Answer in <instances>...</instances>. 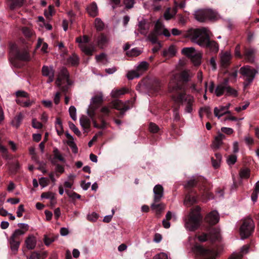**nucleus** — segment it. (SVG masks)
<instances>
[{
    "mask_svg": "<svg viewBox=\"0 0 259 259\" xmlns=\"http://www.w3.org/2000/svg\"><path fill=\"white\" fill-rule=\"evenodd\" d=\"M187 190L184 200V204L187 207H190L198 201L200 195L210 199L212 193L209 192V187L207 181L203 177H198L190 179L185 185Z\"/></svg>",
    "mask_w": 259,
    "mask_h": 259,
    "instance_id": "f257e3e1",
    "label": "nucleus"
},
{
    "mask_svg": "<svg viewBox=\"0 0 259 259\" xmlns=\"http://www.w3.org/2000/svg\"><path fill=\"white\" fill-rule=\"evenodd\" d=\"M186 38L197 43L205 49L206 54H217L219 51V46L217 41L210 39L206 28L201 29L191 28L185 34Z\"/></svg>",
    "mask_w": 259,
    "mask_h": 259,
    "instance_id": "f03ea898",
    "label": "nucleus"
},
{
    "mask_svg": "<svg viewBox=\"0 0 259 259\" xmlns=\"http://www.w3.org/2000/svg\"><path fill=\"white\" fill-rule=\"evenodd\" d=\"M220 220L219 214L217 211H212L206 214L205 221L210 226L207 227V233H202L198 236L199 241L205 242L209 240L214 242L220 240V235L218 230L211 227V226L217 224Z\"/></svg>",
    "mask_w": 259,
    "mask_h": 259,
    "instance_id": "7ed1b4c3",
    "label": "nucleus"
},
{
    "mask_svg": "<svg viewBox=\"0 0 259 259\" xmlns=\"http://www.w3.org/2000/svg\"><path fill=\"white\" fill-rule=\"evenodd\" d=\"M175 89L177 93L171 94V99L177 104L182 105L185 103V111L187 113H191L193 110L192 106L194 102V98L190 95H186V90H184L183 85H176Z\"/></svg>",
    "mask_w": 259,
    "mask_h": 259,
    "instance_id": "20e7f679",
    "label": "nucleus"
},
{
    "mask_svg": "<svg viewBox=\"0 0 259 259\" xmlns=\"http://www.w3.org/2000/svg\"><path fill=\"white\" fill-rule=\"evenodd\" d=\"M10 62L13 66L20 68L22 67V64L19 60L28 61L29 59V55L27 51L25 50L21 51L16 44H11L10 46Z\"/></svg>",
    "mask_w": 259,
    "mask_h": 259,
    "instance_id": "39448f33",
    "label": "nucleus"
},
{
    "mask_svg": "<svg viewBox=\"0 0 259 259\" xmlns=\"http://www.w3.org/2000/svg\"><path fill=\"white\" fill-rule=\"evenodd\" d=\"M200 211L201 208L198 206L191 209L189 214L185 219V227L187 229L194 231L200 226L202 220Z\"/></svg>",
    "mask_w": 259,
    "mask_h": 259,
    "instance_id": "423d86ee",
    "label": "nucleus"
},
{
    "mask_svg": "<svg viewBox=\"0 0 259 259\" xmlns=\"http://www.w3.org/2000/svg\"><path fill=\"white\" fill-rule=\"evenodd\" d=\"M90 38L87 35H83L82 37L81 36H78L75 38V41L78 42L81 51L88 56H93L97 51V46L93 42L90 43Z\"/></svg>",
    "mask_w": 259,
    "mask_h": 259,
    "instance_id": "0eeeda50",
    "label": "nucleus"
},
{
    "mask_svg": "<svg viewBox=\"0 0 259 259\" xmlns=\"http://www.w3.org/2000/svg\"><path fill=\"white\" fill-rule=\"evenodd\" d=\"M221 248L214 246L211 248H208L202 245H195L194 251L195 253L199 255L203 259H216L221 252Z\"/></svg>",
    "mask_w": 259,
    "mask_h": 259,
    "instance_id": "6e6552de",
    "label": "nucleus"
},
{
    "mask_svg": "<svg viewBox=\"0 0 259 259\" xmlns=\"http://www.w3.org/2000/svg\"><path fill=\"white\" fill-rule=\"evenodd\" d=\"M254 231V224L253 220L248 215L243 220V223L241 225L239 232L241 239L244 240L248 238L252 235Z\"/></svg>",
    "mask_w": 259,
    "mask_h": 259,
    "instance_id": "1a4fd4ad",
    "label": "nucleus"
},
{
    "mask_svg": "<svg viewBox=\"0 0 259 259\" xmlns=\"http://www.w3.org/2000/svg\"><path fill=\"white\" fill-rule=\"evenodd\" d=\"M239 72L244 77V82L243 84L244 88L248 87L253 81L255 74L257 73V71L255 69L249 66L241 67Z\"/></svg>",
    "mask_w": 259,
    "mask_h": 259,
    "instance_id": "9d476101",
    "label": "nucleus"
},
{
    "mask_svg": "<svg viewBox=\"0 0 259 259\" xmlns=\"http://www.w3.org/2000/svg\"><path fill=\"white\" fill-rule=\"evenodd\" d=\"M103 102L102 96L96 95L91 100L90 107L87 111V114L91 119H93L96 115V111L99 108Z\"/></svg>",
    "mask_w": 259,
    "mask_h": 259,
    "instance_id": "9b49d317",
    "label": "nucleus"
},
{
    "mask_svg": "<svg viewBox=\"0 0 259 259\" xmlns=\"http://www.w3.org/2000/svg\"><path fill=\"white\" fill-rule=\"evenodd\" d=\"M133 105V103L128 100L127 102L123 103L121 100H115L112 102V106L114 109L119 110L117 116L119 117H122L124 114L125 111L129 109Z\"/></svg>",
    "mask_w": 259,
    "mask_h": 259,
    "instance_id": "f8f14e48",
    "label": "nucleus"
},
{
    "mask_svg": "<svg viewBox=\"0 0 259 259\" xmlns=\"http://www.w3.org/2000/svg\"><path fill=\"white\" fill-rule=\"evenodd\" d=\"M217 16L216 13L211 10H204L195 13V19L201 22H205L206 19H213Z\"/></svg>",
    "mask_w": 259,
    "mask_h": 259,
    "instance_id": "ddd939ff",
    "label": "nucleus"
},
{
    "mask_svg": "<svg viewBox=\"0 0 259 259\" xmlns=\"http://www.w3.org/2000/svg\"><path fill=\"white\" fill-rule=\"evenodd\" d=\"M191 75L189 70H185L182 71L180 74V80L182 81L181 83L180 82H177L172 87L170 90V92L173 93H177V91L175 89L176 85L179 84L184 87V90H185V85L187 82H188L191 77Z\"/></svg>",
    "mask_w": 259,
    "mask_h": 259,
    "instance_id": "4468645a",
    "label": "nucleus"
},
{
    "mask_svg": "<svg viewBox=\"0 0 259 259\" xmlns=\"http://www.w3.org/2000/svg\"><path fill=\"white\" fill-rule=\"evenodd\" d=\"M146 87L150 93H157L160 90L161 85L159 79L155 78L149 80L146 84Z\"/></svg>",
    "mask_w": 259,
    "mask_h": 259,
    "instance_id": "2eb2a0df",
    "label": "nucleus"
},
{
    "mask_svg": "<svg viewBox=\"0 0 259 259\" xmlns=\"http://www.w3.org/2000/svg\"><path fill=\"white\" fill-rule=\"evenodd\" d=\"M256 50L252 47H244L243 52V56L247 61L250 63L254 62V58Z\"/></svg>",
    "mask_w": 259,
    "mask_h": 259,
    "instance_id": "dca6fc26",
    "label": "nucleus"
},
{
    "mask_svg": "<svg viewBox=\"0 0 259 259\" xmlns=\"http://www.w3.org/2000/svg\"><path fill=\"white\" fill-rule=\"evenodd\" d=\"M9 243L11 251L13 254H16L20 246V241L19 236L18 235H15L14 232L10 238Z\"/></svg>",
    "mask_w": 259,
    "mask_h": 259,
    "instance_id": "f3484780",
    "label": "nucleus"
},
{
    "mask_svg": "<svg viewBox=\"0 0 259 259\" xmlns=\"http://www.w3.org/2000/svg\"><path fill=\"white\" fill-rule=\"evenodd\" d=\"M154 199L155 202H160L164 196V189L163 186L160 184L156 185L153 189Z\"/></svg>",
    "mask_w": 259,
    "mask_h": 259,
    "instance_id": "a211bd4d",
    "label": "nucleus"
},
{
    "mask_svg": "<svg viewBox=\"0 0 259 259\" xmlns=\"http://www.w3.org/2000/svg\"><path fill=\"white\" fill-rule=\"evenodd\" d=\"M69 77L70 75L68 70L66 68L61 69L56 81L57 85L60 87L62 84V81L64 80L68 81L69 80Z\"/></svg>",
    "mask_w": 259,
    "mask_h": 259,
    "instance_id": "6ab92c4d",
    "label": "nucleus"
},
{
    "mask_svg": "<svg viewBox=\"0 0 259 259\" xmlns=\"http://www.w3.org/2000/svg\"><path fill=\"white\" fill-rule=\"evenodd\" d=\"M231 56L226 52L222 54L220 59V65L222 69H227L230 64Z\"/></svg>",
    "mask_w": 259,
    "mask_h": 259,
    "instance_id": "aec40b11",
    "label": "nucleus"
},
{
    "mask_svg": "<svg viewBox=\"0 0 259 259\" xmlns=\"http://www.w3.org/2000/svg\"><path fill=\"white\" fill-rule=\"evenodd\" d=\"M151 208L155 211L156 215L159 218L161 213L164 209L165 206L163 203L153 201V202L151 205Z\"/></svg>",
    "mask_w": 259,
    "mask_h": 259,
    "instance_id": "412c9836",
    "label": "nucleus"
},
{
    "mask_svg": "<svg viewBox=\"0 0 259 259\" xmlns=\"http://www.w3.org/2000/svg\"><path fill=\"white\" fill-rule=\"evenodd\" d=\"M25 244L28 249H33L36 244V239L33 235H29L25 241Z\"/></svg>",
    "mask_w": 259,
    "mask_h": 259,
    "instance_id": "4be33fe9",
    "label": "nucleus"
},
{
    "mask_svg": "<svg viewBox=\"0 0 259 259\" xmlns=\"http://www.w3.org/2000/svg\"><path fill=\"white\" fill-rule=\"evenodd\" d=\"M108 40V39L106 35L103 33H101L97 38L96 45L101 49H102V48L107 46Z\"/></svg>",
    "mask_w": 259,
    "mask_h": 259,
    "instance_id": "5701e85b",
    "label": "nucleus"
},
{
    "mask_svg": "<svg viewBox=\"0 0 259 259\" xmlns=\"http://www.w3.org/2000/svg\"><path fill=\"white\" fill-rule=\"evenodd\" d=\"M19 229L16 230L15 235H18V236L25 234L29 229V226L26 224L19 223L18 225Z\"/></svg>",
    "mask_w": 259,
    "mask_h": 259,
    "instance_id": "b1692460",
    "label": "nucleus"
},
{
    "mask_svg": "<svg viewBox=\"0 0 259 259\" xmlns=\"http://www.w3.org/2000/svg\"><path fill=\"white\" fill-rule=\"evenodd\" d=\"M80 124L84 130H90L91 127V120L85 115L80 117Z\"/></svg>",
    "mask_w": 259,
    "mask_h": 259,
    "instance_id": "393cba45",
    "label": "nucleus"
},
{
    "mask_svg": "<svg viewBox=\"0 0 259 259\" xmlns=\"http://www.w3.org/2000/svg\"><path fill=\"white\" fill-rule=\"evenodd\" d=\"M138 30L140 33L143 35H146L149 30V26L147 25L146 21L145 19L138 23Z\"/></svg>",
    "mask_w": 259,
    "mask_h": 259,
    "instance_id": "a878e982",
    "label": "nucleus"
},
{
    "mask_svg": "<svg viewBox=\"0 0 259 259\" xmlns=\"http://www.w3.org/2000/svg\"><path fill=\"white\" fill-rule=\"evenodd\" d=\"M97 117L101 121V124L97 123V121L94 119L95 117H94L93 119H92L94 126L98 128H105L107 126V122L104 120L103 116L102 115H98Z\"/></svg>",
    "mask_w": 259,
    "mask_h": 259,
    "instance_id": "bb28decb",
    "label": "nucleus"
},
{
    "mask_svg": "<svg viewBox=\"0 0 259 259\" xmlns=\"http://www.w3.org/2000/svg\"><path fill=\"white\" fill-rule=\"evenodd\" d=\"M230 113L231 111L229 110L227 111L225 106H221L219 109L217 107H215L214 109V114L215 116L218 117V118L221 117L224 114Z\"/></svg>",
    "mask_w": 259,
    "mask_h": 259,
    "instance_id": "cd10ccee",
    "label": "nucleus"
},
{
    "mask_svg": "<svg viewBox=\"0 0 259 259\" xmlns=\"http://www.w3.org/2000/svg\"><path fill=\"white\" fill-rule=\"evenodd\" d=\"M225 136L222 133H218L215 138V141L213 143V147L215 150L218 149L222 144V140L225 138Z\"/></svg>",
    "mask_w": 259,
    "mask_h": 259,
    "instance_id": "c85d7f7f",
    "label": "nucleus"
},
{
    "mask_svg": "<svg viewBox=\"0 0 259 259\" xmlns=\"http://www.w3.org/2000/svg\"><path fill=\"white\" fill-rule=\"evenodd\" d=\"M215 157H211V164L213 167L215 168H219L220 166V162L222 160V156L221 154L215 152Z\"/></svg>",
    "mask_w": 259,
    "mask_h": 259,
    "instance_id": "c756f323",
    "label": "nucleus"
},
{
    "mask_svg": "<svg viewBox=\"0 0 259 259\" xmlns=\"http://www.w3.org/2000/svg\"><path fill=\"white\" fill-rule=\"evenodd\" d=\"M26 0H9L10 7L11 10L23 6Z\"/></svg>",
    "mask_w": 259,
    "mask_h": 259,
    "instance_id": "7c9ffc66",
    "label": "nucleus"
},
{
    "mask_svg": "<svg viewBox=\"0 0 259 259\" xmlns=\"http://www.w3.org/2000/svg\"><path fill=\"white\" fill-rule=\"evenodd\" d=\"M80 59L79 57L76 55L75 53H73L71 56H70L67 59V62L70 63L72 66H78L79 64Z\"/></svg>",
    "mask_w": 259,
    "mask_h": 259,
    "instance_id": "2f4dec72",
    "label": "nucleus"
},
{
    "mask_svg": "<svg viewBox=\"0 0 259 259\" xmlns=\"http://www.w3.org/2000/svg\"><path fill=\"white\" fill-rule=\"evenodd\" d=\"M149 131L153 134L160 135V130L158 125L153 122H150L149 123Z\"/></svg>",
    "mask_w": 259,
    "mask_h": 259,
    "instance_id": "473e14b6",
    "label": "nucleus"
},
{
    "mask_svg": "<svg viewBox=\"0 0 259 259\" xmlns=\"http://www.w3.org/2000/svg\"><path fill=\"white\" fill-rule=\"evenodd\" d=\"M191 62L197 66L201 63L202 56L200 54L195 52L190 58Z\"/></svg>",
    "mask_w": 259,
    "mask_h": 259,
    "instance_id": "72a5a7b5",
    "label": "nucleus"
},
{
    "mask_svg": "<svg viewBox=\"0 0 259 259\" xmlns=\"http://www.w3.org/2000/svg\"><path fill=\"white\" fill-rule=\"evenodd\" d=\"M195 52V50L193 47H185L182 50V54L190 59Z\"/></svg>",
    "mask_w": 259,
    "mask_h": 259,
    "instance_id": "f704fd0d",
    "label": "nucleus"
},
{
    "mask_svg": "<svg viewBox=\"0 0 259 259\" xmlns=\"http://www.w3.org/2000/svg\"><path fill=\"white\" fill-rule=\"evenodd\" d=\"M176 49L175 47L171 46L169 47L167 50H164L162 52V56L163 57H173L175 56Z\"/></svg>",
    "mask_w": 259,
    "mask_h": 259,
    "instance_id": "c9c22d12",
    "label": "nucleus"
},
{
    "mask_svg": "<svg viewBox=\"0 0 259 259\" xmlns=\"http://www.w3.org/2000/svg\"><path fill=\"white\" fill-rule=\"evenodd\" d=\"M56 130L59 135H61L64 133L62 121L59 117L56 118Z\"/></svg>",
    "mask_w": 259,
    "mask_h": 259,
    "instance_id": "e433bc0d",
    "label": "nucleus"
},
{
    "mask_svg": "<svg viewBox=\"0 0 259 259\" xmlns=\"http://www.w3.org/2000/svg\"><path fill=\"white\" fill-rule=\"evenodd\" d=\"M88 12L92 17H95L97 15V6L96 3H92L88 8Z\"/></svg>",
    "mask_w": 259,
    "mask_h": 259,
    "instance_id": "4c0bfd02",
    "label": "nucleus"
},
{
    "mask_svg": "<svg viewBox=\"0 0 259 259\" xmlns=\"http://www.w3.org/2000/svg\"><path fill=\"white\" fill-rule=\"evenodd\" d=\"M54 157L53 159L56 160H59L60 161L64 162L65 161L64 157L59 152V150L57 148H54L53 150Z\"/></svg>",
    "mask_w": 259,
    "mask_h": 259,
    "instance_id": "58836bf2",
    "label": "nucleus"
},
{
    "mask_svg": "<svg viewBox=\"0 0 259 259\" xmlns=\"http://www.w3.org/2000/svg\"><path fill=\"white\" fill-rule=\"evenodd\" d=\"M149 67V64L146 62H142L139 64L137 67L138 72H140L142 74L143 71L147 70Z\"/></svg>",
    "mask_w": 259,
    "mask_h": 259,
    "instance_id": "ea45409f",
    "label": "nucleus"
},
{
    "mask_svg": "<svg viewBox=\"0 0 259 259\" xmlns=\"http://www.w3.org/2000/svg\"><path fill=\"white\" fill-rule=\"evenodd\" d=\"M158 35L154 31L151 32L148 36V39L153 44L158 42Z\"/></svg>",
    "mask_w": 259,
    "mask_h": 259,
    "instance_id": "a19ab883",
    "label": "nucleus"
},
{
    "mask_svg": "<svg viewBox=\"0 0 259 259\" xmlns=\"http://www.w3.org/2000/svg\"><path fill=\"white\" fill-rule=\"evenodd\" d=\"M127 92V91L124 89V88H122L120 90H113L111 92V96L113 98H117L119 96H121V95H123Z\"/></svg>",
    "mask_w": 259,
    "mask_h": 259,
    "instance_id": "79ce46f5",
    "label": "nucleus"
},
{
    "mask_svg": "<svg viewBox=\"0 0 259 259\" xmlns=\"http://www.w3.org/2000/svg\"><path fill=\"white\" fill-rule=\"evenodd\" d=\"M226 90V85L219 84L215 89V94L217 97H221Z\"/></svg>",
    "mask_w": 259,
    "mask_h": 259,
    "instance_id": "37998d69",
    "label": "nucleus"
},
{
    "mask_svg": "<svg viewBox=\"0 0 259 259\" xmlns=\"http://www.w3.org/2000/svg\"><path fill=\"white\" fill-rule=\"evenodd\" d=\"M51 162L53 165L56 166L55 170L56 172L60 174H63L64 172V167L63 166L57 164L56 160H55L54 159H51Z\"/></svg>",
    "mask_w": 259,
    "mask_h": 259,
    "instance_id": "c03bdc74",
    "label": "nucleus"
},
{
    "mask_svg": "<svg viewBox=\"0 0 259 259\" xmlns=\"http://www.w3.org/2000/svg\"><path fill=\"white\" fill-rule=\"evenodd\" d=\"M24 116L22 113H19L15 117L13 122H15V126L18 128L19 127L23 121Z\"/></svg>",
    "mask_w": 259,
    "mask_h": 259,
    "instance_id": "a18cd8bd",
    "label": "nucleus"
},
{
    "mask_svg": "<svg viewBox=\"0 0 259 259\" xmlns=\"http://www.w3.org/2000/svg\"><path fill=\"white\" fill-rule=\"evenodd\" d=\"M95 24L96 29L98 31H101L104 28V24L100 18H96Z\"/></svg>",
    "mask_w": 259,
    "mask_h": 259,
    "instance_id": "49530a36",
    "label": "nucleus"
},
{
    "mask_svg": "<svg viewBox=\"0 0 259 259\" xmlns=\"http://www.w3.org/2000/svg\"><path fill=\"white\" fill-rule=\"evenodd\" d=\"M225 91H226L227 95L228 96H233L234 97H237L238 96V93L237 91L233 89V88L230 86H227V85H226Z\"/></svg>",
    "mask_w": 259,
    "mask_h": 259,
    "instance_id": "de8ad7c7",
    "label": "nucleus"
},
{
    "mask_svg": "<svg viewBox=\"0 0 259 259\" xmlns=\"http://www.w3.org/2000/svg\"><path fill=\"white\" fill-rule=\"evenodd\" d=\"M41 71L42 75L45 76H49L52 72L55 73L54 69H50L49 67L46 66L42 67Z\"/></svg>",
    "mask_w": 259,
    "mask_h": 259,
    "instance_id": "09e8293b",
    "label": "nucleus"
},
{
    "mask_svg": "<svg viewBox=\"0 0 259 259\" xmlns=\"http://www.w3.org/2000/svg\"><path fill=\"white\" fill-rule=\"evenodd\" d=\"M140 76V73L137 70L130 71L127 74V77L128 80H132L135 77H138Z\"/></svg>",
    "mask_w": 259,
    "mask_h": 259,
    "instance_id": "8fccbe9b",
    "label": "nucleus"
},
{
    "mask_svg": "<svg viewBox=\"0 0 259 259\" xmlns=\"http://www.w3.org/2000/svg\"><path fill=\"white\" fill-rule=\"evenodd\" d=\"M65 192L72 200L80 199V195L77 194V193L74 191L70 192L69 190H65Z\"/></svg>",
    "mask_w": 259,
    "mask_h": 259,
    "instance_id": "3c124183",
    "label": "nucleus"
},
{
    "mask_svg": "<svg viewBox=\"0 0 259 259\" xmlns=\"http://www.w3.org/2000/svg\"><path fill=\"white\" fill-rule=\"evenodd\" d=\"M41 197L42 199H49L51 201L55 200L54 194L52 192H43L41 195Z\"/></svg>",
    "mask_w": 259,
    "mask_h": 259,
    "instance_id": "603ef678",
    "label": "nucleus"
},
{
    "mask_svg": "<svg viewBox=\"0 0 259 259\" xmlns=\"http://www.w3.org/2000/svg\"><path fill=\"white\" fill-rule=\"evenodd\" d=\"M68 124L71 130L75 134L77 135L78 137H80L81 133L76 125L71 121H69Z\"/></svg>",
    "mask_w": 259,
    "mask_h": 259,
    "instance_id": "864d4df0",
    "label": "nucleus"
},
{
    "mask_svg": "<svg viewBox=\"0 0 259 259\" xmlns=\"http://www.w3.org/2000/svg\"><path fill=\"white\" fill-rule=\"evenodd\" d=\"M22 33L27 38H30L33 35V32L31 30L26 27L22 28Z\"/></svg>",
    "mask_w": 259,
    "mask_h": 259,
    "instance_id": "5fc2aeb1",
    "label": "nucleus"
},
{
    "mask_svg": "<svg viewBox=\"0 0 259 259\" xmlns=\"http://www.w3.org/2000/svg\"><path fill=\"white\" fill-rule=\"evenodd\" d=\"M126 54L128 56L137 57L140 55L141 52L137 48H135L131 51H127Z\"/></svg>",
    "mask_w": 259,
    "mask_h": 259,
    "instance_id": "6e6d98bb",
    "label": "nucleus"
},
{
    "mask_svg": "<svg viewBox=\"0 0 259 259\" xmlns=\"http://www.w3.org/2000/svg\"><path fill=\"white\" fill-rule=\"evenodd\" d=\"M175 16L172 15V13L171 12V9H167L164 13V18L165 20L168 21V20L174 18Z\"/></svg>",
    "mask_w": 259,
    "mask_h": 259,
    "instance_id": "4d7b16f0",
    "label": "nucleus"
},
{
    "mask_svg": "<svg viewBox=\"0 0 259 259\" xmlns=\"http://www.w3.org/2000/svg\"><path fill=\"white\" fill-rule=\"evenodd\" d=\"M237 157L236 155H230L228 156L227 162L229 165H233L236 162Z\"/></svg>",
    "mask_w": 259,
    "mask_h": 259,
    "instance_id": "13d9d810",
    "label": "nucleus"
},
{
    "mask_svg": "<svg viewBox=\"0 0 259 259\" xmlns=\"http://www.w3.org/2000/svg\"><path fill=\"white\" fill-rule=\"evenodd\" d=\"M249 170L248 168L241 169L239 175L241 178L247 179L249 177Z\"/></svg>",
    "mask_w": 259,
    "mask_h": 259,
    "instance_id": "bf43d9fd",
    "label": "nucleus"
},
{
    "mask_svg": "<svg viewBox=\"0 0 259 259\" xmlns=\"http://www.w3.org/2000/svg\"><path fill=\"white\" fill-rule=\"evenodd\" d=\"M180 104H179L177 107H175L173 109L174 118L176 121H179L181 119V116H180L179 112V110L180 109Z\"/></svg>",
    "mask_w": 259,
    "mask_h": 259,
    "instance_id": "052dcab7",
    "label": "nucleus"
},
{
    "mask_svg": "<svg viewBox=\"0 0 259 259\" xmlns=\"http://www.w3.org/2000/svg\"><path fill=\"white\" fill-rule=\"evenodd\" d=\"M0 152L2 154V156L5 158L9 157L8 150L5 146L0 144Z\"/></svg>",
    "mask_w": 259,
    "mask_h": 259,
    "instance_id": "680f3d73",
    "label": "nucleus"
},
{
    "mask_svg": "<svg viewBox=\"0 0 259 259\" xmlns=\"http://www.w3.org/2000/svg\"><path fill=\"white\" fill-rule=\"evenodd\" d=\"M162 27V25L161 23L159 22H157L154 26L153 31L155 32L158 35L162 34L161 32Z\"/></svg>",
    "mask_w": 259,
    "mask_h": 259,
    "instance_id": "e2e57ef3",
    "label": "nucleus"
},
{
    "mask_svg": "<svg viewBox=\"0 0 259 259\" xmlns=\"http://www.w3.org/2000/svg\"><path fill=\"white\" fill-rule=\"evenodd\" d=\"M67 143L68 145V146L71 148L72 152L75 154L77 153L78 151V148L76 144L73 142V141H67Z\"/></svg>",
    "mask_w": 259,
    "mask_h": 259,
    "instance_id": "0e129e2a",
    "label": "nucleus"
},
{
    "mask_svg": "<svg viewBox=\"0 0 259 259\" xmlns=\"http://www.w3.org/2000/svg\"><path fill=\"white\" fill-rule=\"evenodd\" d=\"M16 95L17 98L24 97L29 98V95L28 93L23 91H18L16 93Z\"/></svg>",
    "mask_w": 259,
    "mask_h": 259,
    "instance_id": "69168bd1",
    "label": "nucleus"
},
{
    "mask_svg": "<svg viewBox=\"0 0 259 259\" xmlns=\"http://www.w3.org/2000/svg\"><path fill=\"white\" fill-rule=\"evenodd\" d=\"M70 116L72 118L73 120H75L76 119V109L74 106L70 107L69 109Z\"/></svg>",
    "mask_w": 259,
    "mask_h": 259,
    "instance_id": "338daca9",
    "label": "nucleus"
},
{
    "mask_svg": "<svg viewBox=\"0 0 259 259\" xmlns=\"http://www.w3.org/2000/svg\"><path fill=\"white\" fill-rule=\"evenodd\" d=\"M201 110H203V112L206 114V116L208 118L212 117V112L209 107H201Z\"/></svg>",
    "mask_w": 259,
    "mask_h": 259,
    "instance_id": "774afa93",
    "label": "nucleus"
}]
</instances>
